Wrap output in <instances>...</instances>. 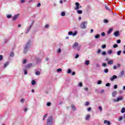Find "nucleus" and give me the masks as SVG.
<instances>
[{
    "label": "nucleus",
    "instance_id": "46",
    "mask_svg": "<svg viewBox=\"0 0 125 125\" xmlns=\"http://www.w3.org/2000/svg\"><path fill=\"white\" fill-rule=\"evenodd\" d=\"M79 57H80V55H79L78 54H77L75 56V58L77 59V58H79Z\"/></svg>",
    "mask_w": 125,
    "mask_h": 125
},
{
    "label": "nucleus",
    "instance_id": "45",
    "mask_svg": "<svg viewBox=\"0 0 125 125\" xmlns=\"http://www.w3.org/2000/svg\"><path fill=\"white\" fill-rule=\"evenodd\" d=\"M2 59H3V56L0 55V61H1Z\"/></svg>",
    "mask_w": 125,
    "mask_h": 125
},
{
    "label": "nucleus",
    "instance_id": "39",
    "mask_svg": "<svg viewBox=\"0 0 125 125\" xmlns=\"http://www.w3.org/2000/svg\"><path fill=\"white\" fill-rule=\"evenodd\" d=\"M78 34V31H75L74 33H72V36H76Z\"/></svg>",
    "mask_w": 125,
    "mask_h": 125
},
{
    "label": "nucleus",
    "instance_id": "2",
    "mask_svg": "<svg viewBox=\"0 0 125 125\" xmlns=\"http://www.w3.org/2000/svg\"><path fill=\"white\" fill-rule=\"evenodd\" d=\"M85 24H87V22L83 21L82 22L81 25V28H82V29H85V28H86V26H85Z\"/></svg>",
    "mask_w": 125,
    "mask_h": 125
},
{
    "label": "nucleus",
    "instance_id": "9",
    "mask_svg": "<svg viewBox=\"0 0 125 125\" xmlns=\"http://www.w3.org/2000/svg\"><path fill=\"white\" fill-rule=\"evenodd\" d=\"M114 36H115V37H118L119 36H120V32L119 31H116L114 33Z\"/></svg>",
    "mask_w": 125,
    "mask_h": 125
},
{
    "label": "nucleus",
    "instance_id": "7",
    "mask_svg": "<svg viewBox=\"0 0 125 125\" xmlns=\"http://www.w3.org/2000/svg\"><path fill=\"white\" fill-rule=\"evenodd\" d=\"M118 77L116 75H113L112 77L110 78V80L111 81V82L114 81L115 79H117Z\"/></svg>",
    "mask_w": 125,
    "mask_h": 125
},
{
    "label": "nucleus",
    "instance_id": "32",
    "mask_svg": "<svg viewBox=\"0 0 125 125\" xmlns=\"http://www.w3.org/2000/svg\"><path fill=\"white\" fill-rule=\"evenodd\" d=\"M112 52H113V50H109L108 51V54H112Z\"/></svg>",
    "mask_w": 125,
    "mask_h": 125
},
{
    "label": "nucleus",
    "instance_id": "16",
    "mask_svg": "<svg viewBox=\"0 0 125 125\" xmlns=\"http://www.w3.org/2000/svg\"><path fill=\"white\" fill-rule=\"evenodd\" d=\"M79 45V43L78 42H75L74 43V45H73V48H75V47H76V46H78Z\"/></svg>",
    "mask_w": 125,
    "mask_h": 125
},
{
    "label": "nucleus",
    "instance_id": "41",
    "mask_svg": "<svg viewBox=\"0 0 125 125\" xmlns=\"http://www.w3.org/2000/svg\"><path fill=\"white\" fill-rule=\"evenodd\" d=\"M24 101H25V99H24L23 98L21 100V103H24Z\"/></svg>",
    "mask_w": 125,
    "mask_h": 125
},
{
    "label": "nucleus",
    "instance_id": "28",
    "mask_svg": "<svg viewBox=\"0 0 125 125\" xmlns=\"http://www.w3.org/2000/svg\"><path fill=\"white\" fill-rule=\"evenodd\" d=\"M100 35L99 34H97L95 36V39H99Z\"/></svg>",
    "mask_w": 125,
    "mask_h": 125
},
{
    "label": "nucleus",
    "instance_id": "33",
    "mask_svg": "<svg viewBox=\"0 0 125 125\" xmlns=\"http://www.w3.org/2000/svg\"><path fill=\"white\" fill-rule=\"evenodd\" d=\"M72 73V70L68 69L67 71V74H71Z\"/></svg>",
    "mask_w": 125,
    "mask_h": 125
},
{
    "label": "nucleus",
    "instance_id": "21",
    "mask_svg": "<svg viewBox=\"0 0 125 125\" xmlns=\"http://www.w3.org/2000/svg\"><path fill=\"white\" fill-rule=\"evenodd\" d=\"M119 122H122L123 121V116H120L118 118Z\"/></svg>",
    "mask_w": 125,
    "mask_h": 125
},
{
    "label": "nucleus",
    "instance_id": "18",
    "mask_svg": "<svg viewBox=\"0 0 125 125\" xmlns=\"http://www.w3.org/2000/svg\"><path fill=\"white\" fill-rule=\"evenodd\" d=\"M112 31H113V28H111L108 30V31L107 32L108 35H110V33H112Z\"/></svg>",
    "mask_w": 125,
    "mask_h": 125
},
{
    "label": "nucleus",
    "instance_id": "34",
    "mask_svg": "<svg viewBox=\"0 0 125 125\" xmlns=\"http://www.w3.org/2000/svg\"><path fill=\"white\" fill-rule=\"evenodd\" d=\"M51 103L50 102H48L46 104V105L48 106H51Z\"/></svg>",
    "mask_w": 125,
    "mask_h": 125
},
{
    "label": "nucleus",
    "instance_id": "11",
    "mask_svg": "<svg viewBox=\"0 0 125 125\" xmlns=\"http://www.w3.org/2000/svg\"><path fill=\"white\" fill-rule=\"evenodd\" d=\"M104 124H107V125H111V122H110V121H108L107 120H104Z\"/></svg>",
    "mask_w": 125,
    "mask_h": 125
},
{
    "label": "nucleus",
    "instance_id": "20",
    "mask_svg": "<svg viewBox=\"0 0 125 125\" xmlns=\"http://www.w3.org/2000/svg\"><path fill=\"white\" fill-rule=\"evenodd\" d=\"M35 74L37 76H40L41 75V72L40 71H37L36 72Z\"/></svg>",
    "mask_w": 125,
    "mask_h": 125
},
{
    "label": "nucleus",
    "instance_id": "23",
    "mask_svg": "<svg viewBox=\"0 0 125 125\" xmlns=\"http://www.w3.org/2000/svg\"><path fill=\"white\" fill-rule=\"evenodd\" d=\"M125 112V108L123 107L121 109V113H124Z\"/></svg>",
    "mask_w": 125,
    "mask_h": 125
},
{
    "label": "nucleus",
    "instance_id": "27",
    "mask_svg": "<svg viewBox=\"0 0 125 125\" xmlns=\"http://www.w3.org/2000/svg\"><path fill=\"white\" fill-rule=\"evenodd\" d=\"M65 15H66L65 12H62L61 13V16H65Z\"/></svg>",
    "mask_w": 125,
    "mask_h": 125
},
{
    "label": "nucleus",
    "instance_id": "53",
    "mask_svg": "<svg viewBox=\"0 0 125 125\" xmlns=\"http://www.w3.org/2000/svg\"><path fill=\"white\" fill-rule=\"evenodd\" d=\"M117 43H121V40H118L117 41Z\"/></svg>",
    "mask_w": 125,
    "mask_h": 125
},
{
    "label": "nucleus",
    "instance_id": "48",
    "mask_svg": "<svg viewBox=\"0 0 125 125\" xmlns=\"http://www.w3.org/2000/svg\"><path fill=\"white\" fill-rule=\"evenodd\" d=\"M102 55H106V52L104 51L102 53Z\"/></svg>",
    "mask_w": 125,
    "mask_h": 125
},
{
    "label": "nucleus",
    "instance_id": "22",
    "mask_svg": "<svg viewBox=\"0 0 125 125\" xmlns=\"http://www.w3.org/2000/svg\"><path fill=\"white\" fill-rule=\"evenodd\" d=\"M85 65H86L87 66H88V65H89V61H86L85 62Z\"/></svg>",
    "mask_w": 125,
    "mask_h": 125
},
{
    "label": "nucleus",
    "instance_id": "19",
    "mask_svg": "<svg viewBox=\"0 0 125 125\" xmlns=\"http://www.w3.org/2000/svg\"><path fill=\"white\" fill-rule=\"evenodd\" d=\"M9 64V62H7L5 63V64L4 65V68H6L7 66H8V64Z\"/></svg>",
    "mask_w": 125,
    "mask_h": 125
},
{
    "label": "nucleus",
    "instance_id": "63",
    "mask_svg": "<svg viewBox=\"0 0 125 125\" xmlns=\"http://www.w3.org/2000/svg\"><path fill=\"white\" fill-rule=\"evenodd\" d=\"M100 52H101V50L99 49V50H98L97 53H98V54H99V53H100Z\"/></svg>",
    "mask_w": 125,
    "mask_h": 125
},
{
    "label": "nucleus",
    "instance_id": "15",
    "mask_svg": "<svg viewBox=\"0 0 125 125\" xmlns=\"http://www.w3.org/2000/svg\"><path fill=\"white\" fill-rule=\"evenodd\" d=\"M117 91H114V92L112 93V96H113V97H115L116 96V95H117Z\"/></svg>",
    "mask_w": 125,
    "mask_h": 125
},
{
    "label": "nucleus",
    "instance_id": "8",
    "mask_svg": "<svg viewBox=\"0 0 125 125\" xmlns=\"http://www.w3.org/2000/svg\"><path fill=\"white\" fill-rule=\"evenodd\" d=\"M32 27H33V24H32L28 27V28L27 29L26 32V34H28V33H29V32H30V30H31V28H32Z\"/></svg>",
    "mask_w": 125,
    "mask_h": 125
},
{
    "label": "nucleus",
    "instance_id": "30",
    "mask_svg": "<svg viewBox=\"0 0 125 125\" xmlns=\"http://www.w3.org/2000/svg\"><path fill=\"white\" fill-rule=\"evenodd\" d=\"M47 117V114H45L43 117V121H44L45 119H46V117Z\"/></svg>",
    "mask_w": 125,
    "mask_h": 125
},
{
    "label": "nucleus",
    "instance_id": "17",
    "mask_svg": "<svg viewBox=\"0 0 125 125\" xmlns=\"http://www.w3.org/2000/svg\"><path fill=\"white\" fill-rule=\"evenodd\" d=\"M125 75V71L124 70H122L120 73V77H123Z\"/></svg>",
    "mask_w": 125,
    "mask_h": 125
},
{
    "label": "nucleus",
    "instance_id": "6",
    "mask_svg": "<svg viewBox=\"0 0 125 125\" xmlns=\"http://www.w3.org/2000/svg\"><path fill=\"white\" fill-rule=\"evenodd\" d=\"M18 17H19V14H17L16 15H15L13 19H12V21H16V20H17V19L18 18Z\"/></svg>",
    "mask_w": 125,
    "mask_h": 125
},
{
    "label": "nucleus",
    "instance_id": "58",
    "mask_svg": "<svg viewBox=\"0 0 125 125\" xmlns=\"http://www.w3.org/2000/svg\"><path fill=\"white\" fill-rule=\"evenodd\" d=\"M79 85L80 87L83 86V83H79Z\"/></svg>",
    "mask_w": 125,
    "mask_h": 125
},
{
    "label": "nucleus",
    "instance_id": "50",
    "mask_svg": "<svg viewBox=\"0 0 125 125\" xmlns=\"http://www.w3.org/2000/svg\"><path fill=\"white\" fill-rule=\"evenodd\" d=\"M99 110H100V111H102V106H99Z\"/></svg>",
    "mask_w": 125,
    "mask_h": 125
},
{
    "label": "nucleus",
    "instance_id": "29",
    "mask_svg": "<svg viewBox=\"0 0 125 125\" xmlns=\"http://www.w3.org/2000/svg\"><path fill=\"white\" fill-rule=\"evenodd\" d=\"M10 56H11V57H13L14 56V53H13V52H11Z\"/></svg>",
    "mask_w": 125,
    "mask_h": 125
},
{
    "label": "nucleus",
    "instance_id": "47",
    "mask_svg": "<svg viewBox=\"0 0 125 125\" xmlns=\"http://www.w3.org/2000/svg\"><path fill=\"white\" fill-rule=\"evenodd\" d=\"M114 89L118 88V85L117 84L114 85Z\"/></svg>",
    "mask_w": 125,
    "mask_h": 125
},
{
    "label": "nucleus",
    "instance_id": "59",
    "mask_svg": "<svg viewBox=\"0 0 125 125\" xmlns=\"http://www.w3.org/2000/svg\"><path fill=\"white\" fill-rule=\"evenodd\" d=\"M41 6V3H38L37 4V7H40Z\"/></svg>",
    "mask_w": 125,
    "mask_h": 125
},
{
    "label": "nucleus",
    "instance_id": "61",
    "mask_svg": "<svg viewBox=\"0 0 125 125\" xmlns=\"http://www.w3.org/2000/svg\"><path fill=\"white\" fill-rule=\"evenodd\" d=\"M117 66H116V65H114V66H113V69H114V70H116V69H117Z\"/></svg>",
    "mask_w": 125,
    "mask_h": 125
},
{
    "label": "nucleus",
    "instance_id": "31",
    "mask_svg": "<svg viewBox=\"0 0 125 125\" xmlns=\"http://www.w3.org/2000/svg\"><path fill=\"white\" fill-rule=\"evenodd\" d=\"M6 17H7V18H11L12 17V15H7Z\"/></svg>",
    "mask_w": 125,
    "mask_h": 125
},
{
    "label": "nucleus",
    "instance_id": "12",
    "mask_svg": "<svg viewBox=\"0 0 125 125\" xmlns=\"http://www.w3.org/2000/svg\"><path fill=\"white\" fill-rule=\"evenodd\" d=\"M71 108L73 111H76V110H77L76 106H75L74 104H71Z\"/></svg>",
    "mask_w": 125,
    "mask_h": 125
},
{
    "label": "nucleus",
    "instance_id": "10",
    "mask_svg": "<svg viewBox=\"0 0 125 125\" xmlns=\"http://www.w3.org/2000/svg\"><path fill=\"white\" fill-rule=\"evenodd\" d=\"M113 63L114 62L112 60H109L107 62V64H108V65H112Z\"/></svg>",
    "mask_w": 125,
    "mask_h": 125
},
{
    "label": "nucleus",
    "instance_id": "5",
    "mask_svg": "<svg viewBox=\"0 0 125 125\" xmlns=\"http://www.w3.org/2000/svg\"><path fill=\"white\" fill-rule=\"evenodd\" d=\"M121 100H123V97H120L117 98V100L114 99V102H119V101H121Z\"/></svg>",
    "mask_w": 125,
    "mask_h": 125
},
{
    "label": "nucleus",
    "instance_id": "24",
    "mask_svg": "<svg viewBox=\"0 0 125 125\" xmlns=\"http://www.w3.org/2000/svg\"><path fill=\"white\" fill-rule=\"evenodd\" d=\"M90 103L89 102H86L85 103V106H88V105H90Z\"/></svg>",
    "mask_w": 125,
    "mask_h": 125
},
{
    "label": "nucleus",
    "instance_id": "57",
    "mask_svg": "<svg viewBox=\"0 0 125 125\" xmlns=\"http://www.w3.org/2000/svg\"><path fill=\"white\" fill-rule=\"evenodd\" d=\"M68 35H73V32L72 31H70L68 33Z\"/></svg>",
    "mask_w": 125,
    "mask_h": 125
},
{
    "label": "nucleus",
    "instance_id": "25",
    "mask_svg": "<svg viewBox=\"0 0 125 125\" xmlns=\"http://www.w3.org/2000/svg\"><path fill=\"white\" fill-rule=\"evenodd\" d=\"M35 84H36V81H35V80H32V85H35Z\"/></svg>",
    "mask_w": 125,
    "mask_h": 125
},
{
    "label": "nucleus",
    "instance_id": "38",
    "mask_svg": "<svg viewBox=\"0 0 125 125\" xmlns=\"http://www.w3.org/2000/svg\"><path fill=\"white\" fill-rule=\"evenodd\" d=\"M57 71L58 72H62V69L61 68L58 69Z\"/></svg>",
    "mask_w": 125,
    "mask_h": 125
},
{
    "label": "nucleus",
    "instance_id": "51",
    "mask_svg": "<svg viewBox=\"0 0 125 125\" xmlns=\"http://www.w3.org/2000/svg\"><path fill=\"white\" fill-rule=\"evenodd\" d=\"M118 47V44H114V45H113V47L114 48H116V47Z\"/></svg>",
    "mask_w": 125,
    "mask_h": 125
},
{
    "label": "nucleus",
    "instance_id": "14",
    "mask_svg": "<svg viewBox=\"0 0 125 125\" xmlns=\"http://www.w3.org/2000/svg\"><path fill=\"white\" fill-rule=\"evenodd\" d=\"M32 65L33 64L32 63H29L26 66V68L29 69V68H31V67H32Z\"/></svg>",
    "mask_w": 125,
    "mask_h": 125
},
{
    "label": "nucleus",
    "instance_id": "35",
    "mask_svg": "<svg viewBox=\"0 0 125 125\" xmlns=\"http://www.w3.org/2000/svg\"><path fill=\"white\" fill-rule=\"evenodd\" d=\"M105 8L107 10H109V11L111 10V9H110L108 7V6H106V5L105 6Z\"/></svg>",
    "mask_w": 125,
    "mask_h": 125
},
{
    "label": "nucleus",
    "instance_id": "1",
    "mask_svg": "<svg viewBox=\"0 0 125 125\" xmlns=\"http://www.w3.org/2000/svg\"><path fill=\"white\" fill-rule=\"evenodd\" d=\"M53 124V118L52 116H50L47 118L46 121V125H52Z\"/></svg>",
    "mask_w": 125,
    "mask_h": 125
},
{
    "label": "nucleus",
    "instance_id": "13",
    "mask_svg": "<svg viewBox=\"0 0 125 125\" xmlns=\"http://www.w3.org/2000/svg\"><path fill=\"white\" fill-rule=\"evenodd\" d=\"M89 119H90V115L87 114L85 118V120L86 121H88Z\"/></svg>",
    "mask_w": 125,
    "mask_h": 125
},
{
    "label": "nucleus",
    "instance_id": "49",
    "mask_svg": "<svg viewBox=\"0 0 125 125\" xmlns=\"http://www.w3.org/2000/svg\"><path fill=\"white\" fill-rule=\"evenodd\" d=\"M104 23H108V20L104 19Z\"/></svg>",
    "mask_w": 125,
    "mask_h": 125
},
{
    "label": "nucleus",
    "instance_id": "37",
    "mask_svg": "<svg viewBox=\"0 0 125 125\" xmlns=\"http://www.w3.org/2000/svg\"><path fill=\"white\" fill-rule=\"evenodd\" d=\"M102 48H106V44H104L102 45Z\"/></svg>",
    "mask_w": 125,
    "mask_h": 125
},
{
    "label": "nucleus",
    "instance_id": "4",
    "mask_svg": "<svg viewBox=\"0 0 125 125\" xmlns=\"http://www.w3.org/2000/svg\"><path fill=\"white\" fill-rule=\"evenodd\" d=\"M30 46V42H27L25 48H24V53H25V54H26V53H27V51L28 49V48H29V47Z\"/></svg>",
    "mask_w": 125,
    "mask_h": 125
},
{
    "label": "nucleus",
    "instance_id": "55",
    "mask_svg": "<svg viewBox=\"0 0 125 125\" xmlns=\"http://www.w3.org/2000/svg\"><path fill=\"white\" fill-rule=\"evenodd\" d=\"M101 36H103V37L105 36V33L102 32L101 33Z\"/></svg>",
    "mask_w": 125,
    "mask_h": 125
},
{
    "label": "nucleus",
    "instance_id": "60",
    "mask_svg": "<svg viewBox=\"0 0 125 125\" xmlns=\"http://www.w3.org/2000/svg\"><path fill=\"white\" fill-rule=\"evenodd\" d=\"M105 85L106 86H110V83H107Z\"/></svg>",
    "mask_w": 125,
    "mask_h": 125
},
{
    "label": "nucleus",
    "instance_id": "3",
    "mask_svg": "<svg viewBox=\"0 0 125 125\" xmlns=\"http://www.w3.org/2000/svg\"><path fill=\"white\" fill-rule=\"evenodd\" d=\"M75 4H76V7H75L74 8V9L75 10H78V9H79V8H82V6L80 5V3L76 2Z\"/></svg>",
    "mask_w": 125,
    "mask_h": 125
},
{
    "label": "nucleus",
    "instance_id": "42",
    "mask_svg": "<svg viewBox=\"0 0 125 125\" xmlns=\"http://www.w3.org/2000/svg\"><path fill=\"white\" fill-rule=\"evenodd\" d=\"M104 72L105 73H108V72H109V69H108L107 68L105 69L104 70Z\"/></svg>",
    "mask_w": 125,
    "mask_h": 125
},
{
    "label": "nucleus",
    "instance_id": "36",
    "mask_svg": "<svg viewBox=\"0 0 125 125\" xmlns=\"http://www.w3.org/2000/svg\"><path fill=\"white\" fill-rule=\"evenodd\" d=\"M121 53H122V51H118L117 52V55H121Z\"/></svg>",
    "mask_w": 125,
    "mask_h": 125
},
{
    "label": "nucleus",
    "instance_id": "44",
    "mask_svg": "<svg viewBox=\"0 0 125 125\" xmlns=\"http://www.w3.org/2000/svg\"><path fill=\"white\" fill-rule=\"evenodd\" d=\"M88 112H90V111H91V107H88L87 109Z\"/></svg>",
    "mask_w": 125,
    "mask_h": 125
},
{
    "label": "nucleus",
    "instance_id": "64",
    "mask_svg": "<svg viewBox=\"0 0 125 125\" xmlns=\"http://www.w3.org/2000/svg\"><path fill=\"white\" fill-rule=\"evenodd\" d=\"M21 1L22 3H24V2H25V0H21Z\"/></svg>",
    "mask_w": 125,
    "mask_h": 125
},
{
    "label": "nucleus",
    "instance_id": "43",
    "mask_svg": "<svg viewBox=\"0 0 125 125\" xmlns=\"http://www.w3.org/2000/svg\"><path fill=\"white\" fill-rule=\"evenodd\" d=\"M98 84H101L102 83V81H99L98 82Z\"/></svg>",
    "mask_w": 125,
    "mask_h": 125
},
{
    "label": "nucleus",
    "instance_id": "62",
    "mask_svg": "<svg viewBox=\"0 0 125 125\" xmlns=\"http://www.w3.org/2000/svg\"><path fill=\"white\" fill-rule=\"evenodd\" d=\"M27 72L26 70H24V75H27Z\"/></svg>",
    "mask_w": 125,
    "mask_h": 125
},
{
    "label": "nucleus",
    "instance_id": "56",
    "mask_svg": "<svg viewBox=\"0 0 125 125\" xmlns=\"http://www.w3.org/2000/svg\"><path fill=\"white\" fill-rule=\"evenodd\" d=\"M103 66L104 67H106V66H107V64L105 63H103Z\"/></svg>",
    "mask_w": 125,
    "mask_h": 125
},
{
    "label": "nucleus",
    "instance_id": "54",
    "mask_svg": "<svg viewBox=\"0 0 125 125\" xmlns=\"http://www.w3.org/2000/svg\"><path fill=\"white\" fill-rule=\"evenodd\" d=\"M58 53H60L61 52V49L59 48L58 49Z\"/></svg>",
    "mask_w": 125,
    "mask_h": 125
},
{
    "label": "nucleus",
    "instance_id": "40",
    "mask_svg": "<svg viewBox=\"0 0 125 125\" xmlns=\"http://www.w3.org/2000/svg\"><path fill=\"white\" fill-rule=\"evenodd\" d=\"M96 66L97 68H99V67H100V64L99 63H96Z\"/></svg>",
    "mask_w": 125,
    "mask_h": 125
},
{
    "label": "nucleus",
    "instance_id": "26",
    "mask_svg": "<svg viewBox=\"0 0 125 125\" xmlns=\"http://www.w3.org/2000/svg\"><path fill=\"white\" fill-rule=\"evenodd\" d=\"M77 13H78V14H82V13H83V11H82V10H77Z\"/></svg>",
    "mask_w": 125,
    "mask_h": 125
},
{
    "label": "nucleus",
    "instance_id": "52",
    "mask_svg": "<svg viewBox=\"0 0 125 125\" xmlns=\"http://www.w3.org/2000/svg\"><path fill=\"white\" fill-rule=\"evenodd\" d=\"M27 62V60H24L23 61V64H25Z\"/></svg>",
    "mask_w": 125,
    "mask_h": 125
}]
</instances>
